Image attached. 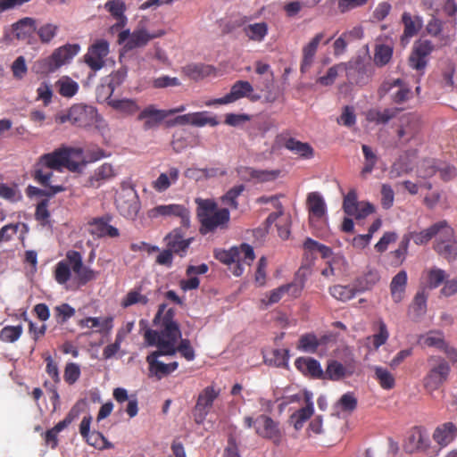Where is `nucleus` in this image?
<instances>
[{"label":"nucleus","instance_id":"nucleus-8","mask_svg":"<svg viewBox=\"0 0 457 457\" xmlns=\"http://www.w3.org/2000/svg\"><path fill=\"white\" fill-rule=\"evenodd\" d=\"M78 44H68L55 49L53 54L37 62L38 71L41 73H52L62 65L70 62L79 52Z\"/></svg>","mask_w":457,"mask_h":457},{"label":"nucleus","instance_id":"nucleus-5","mask_svg":"<svg viewBox=\"0 0 457 457\" xmlns=\"http://www.w3.org/2000/svg\"><path fill=\"white\" fill-rule=\"evenodd\" d=\"M451 362L440 355L433 354L428 357V370L422 379L423 387L427 392L431 394L448 381L452 370Z\"/></svg>","mask_w":457,"mask_h":457},{"label":"nucleus","instance_id":"nucleus-50","mask_svg":"<svg viewBox=\"0 0 457 457\" xmlns=\"http://www.w3.org/2000/svg\"><path fill=\"white\" fill-rule=\"evenodd\" d=\"M59 94L64 97H72L79 90V84L69 77H62L57 82Z\"/></svg>","mask_w":457,"mask_h":457},{"label":"nucleus","instance_id":"nucleus-10","mask_svg":"<svg viewBox=\"0 0 457 457\" xmlns=\"http://www.w3.org/2000/svg\"><path fill=\"white\" fill-rule=\"evenodd\" d=\"M173 355L174 352L163 349H156L150 353L145 358V361L148 363V376L154 377L156 379L160 380L175 371L179 368L178 361L164 363L159 361V357L161 356Z\"/></svg>","mask_w":457,"mask_h":457},{"label":"nucleus","instance_id":"nucleus-49","mask_svg":"<svg viewBox=\"0 0 457 457\" xmlns=\"http://www.w3.org/2000/svg\"><path fill=\"white\" fill-rule=\"evenodd\" d=\"M358 291L352 286L335 285L329 288L330 295L337 300L346 302L353 299Z\"/></svg>","mask_w":457,"mask_h":457},{"label":"nucleus","instance_id":"nucleus-61","mask_svg":"<svg viewBox=\"0 0 457 457\" xmlns=\"http://www.w3.org/2000/svg\"><path fill=\"white\" fill-rule=\"evenodd\" d=\"M174 355L179 353L187 361H193L195 357L194 348L191 346L190 340L187 338H180L179 343L174 344Z\"/></svg>","mask_w":457,"mask_h":457},{"label":"nucleus","instance_id":"nucleus-3","mask_svg":"<svg viewBox=\"0 0 457 457\" xmlns=\"http://www.w3.org/2000/svg\"><path fill=\"white\" fill-rule=\"evenodd\" d=\"M83 151L80 148L62 146L41 155L34 166L33 179L43 187H47L53 177L51 170L61 171L66 168L70 171H78Z\"/></svg>","mask_w":457,"mask_h":457},{"label":"nucleus","instance_id":"nucleus-43","mask_svg":"<svg viewBox=\"0 0 457 457\" xmlns=\"http://www.w3.org/2000/svg\"><path fill=\"white\" fill-rule=\"evenodd\" d=\"M71 263L68 257L58 262L54 270L55 281L60 285L66 284L71 278Z\"/></svg>","mask_w":457,"mask_h":457},{"label":"nucleus","instance_id":"nucleus-45","mask_svg":"<svg viewBox=\"0 0 457 457\" xmlns=\"http://www.w3.org/2000/svg\"><path fill=\"white\" fill-rule=\"evenodd\" d=\"M361 150L364 156V164L361 170V177L366 178V176L370 174L376 167L378 156L372 148L367 145H362Z\"/></svg>","mask_w":457,"mask_h":457},{"label":"nucleus","instance_id":"nucleus-56","mask_svg":"<svg viewBox=\"0 0 457 457\" xmlns=\"http://www.w3.org/2000/svg\"><path fill=\"white\" fill-rule=\"evenodd\" d=\"M244 185H237L231 187L225 195L220 197L221 202L224 204L230 206L232 209L237 210L238 208V196L244 192Z\"/></svg>","mask_w":457,"mask_h":457},{"label":"nucleus","instance_id":"nucleus-22","mask_svg":"<svg viewBox=\"0 0 457 457\" xmlns=\"http://www.w3.org/2000/svg\"><path fill=\"white\" fill-rule=\"evenodd\" d=\"M309 212V223L315 227L316 223L326 217L327 207L323 197L318 192L309 193L306 200Z\"/></svg>","mask_w":457,"mask_h":457},{"label":"nucleus","instance_id":"nucleus-27","mask_svg":"<svg viewBox=\"0 0 457 457\" xmlns=\"http://www.w3.org/2000/svg\"><path fill=\"white\" fill-rule=\"evenodd\" d=\"M242 176L247 180H253L257 183L270 182L278 179L280 175L279 170H257L252 167H245L241 170Z\"/></svg>","mask_w":457,"mask_h":457},{"label":"nucleus","instance_id":"nucleus-29","mask_svg":"<svg viewBox=\"0 0 457 457\" xmlns=\"http://www.w3.org/2000/svg\"><path fill=\"white\" fill-rule=\"evenodd\" d=\"M401 21L403 24V33L401 37L402 41L416 36L423 27L422 17L419 15L413 16L408 12L403 13Z\"/></svg>","mask_w":457,"mask_h":457},{"label":"nucleus","instance_id":"nucleus-23","mask_svg":"<svg viewBox=\"0 0 457 457\" xmlns=\"http://www.w3.org/2000/svg\"><path fill=\"white\" fill-rule=\"evenodd\" d=\"M325 38V32L317 33L306 45L302 48V60L300 64L301 73H306L312 66L318 51L319 45Z\"/></svg>","mask_w":457,"mask_h":457},{"label":"nucleus","instance_id":"nucleus-13","mask_svg":"<svg viewBox=\"0 0 457 457\" xmlns=\"http://www.w3.org/2000/svg\"><path fill=\"white\" fill-rule=\"evenodd\" d=\"M378 93L379 97L390 94L392 102L396 104H403L412 97L411 88L401 79L383 82Z\"/></svg>","mask_w":457,"mask_h":457},{"label":"nucleus","instance_id":"nucleus-62","mask_svg":"<svg viewBox=\"0 0 457 457\" xmlns=\"http://www.w3.org/2000/svg\"><path fill=\"white\" fill-rule=\"evenodd\" d=\"M219 124V120L214 116H209L207 112H193L192 125L196 127H204L210 125L215 127Z\"/></svg>","mask_w":457,"mask_h":457},{"label":"nucleus","instance_id":"nucleus-31","mask_svg":"<svg viewBox=\"0 0 457 457\" xmlns=\"http://www.w3.org/2000/svg\"><path fill=\"white\" fill-rule=\"evenodd\" d=\"M12 27L15 37L20 40L29 38L37 29L36 20L30 17L19 20Z\"/></svg>","mask_w":457,"mask_h":457},{"label":"nucleus","instance_id":"nucleus-46","mask_svg":"<svg viewBox=\"0 0 457 457\" xmlns=\"http://www.w3.org/2000/svg\"><path fill=\"white\" fill-rule=\"evenodd\" d=\"M127 73L126 68H120L110 75L106 87L102 86V88L106 90L108 98L112 97L115 89L125 81Z\"/></svg>","mask_w":457,"mask_h":457},{"label":"nucleus","instance_id":"nucleus-12","mask_svg":"<svg viewBox=\"0 0 457 457\" xmlns=\"http://www.w3.org/2000/svg\"><path fill=\"white\" fill-rule=\"evenodd\" d=\"M435 50V45L429 39L419 38L413 46L409 56L410 66L416 71H423L428 62V56Z\"/></svg>","mask_w":457,"mask_h":457},{"label":"nucleus","instance_id":"nucleus-42","mask_svg":"<svg viewBox=\"0 0 457 457\" xmlns=\"http://www.w3.org/2000/svg\"><path fill=\"white\" fill-rule=\"evenodd\" d=\"M322 340L319 339L314 333H306L300 337L297 344V349L310 353H315Z\"/></svg>","mask_w":457,"mask_h":457},{"label":"nucleus","instance_id":"nucleus-2","mask_svg":"<svg viewBox=\"0 0 457 457\" xmlns=\"http://www.w3.org/2000/svg\"><path fill=\"white\" fill-rule=\"evenodd\" d=\"M175 314L176 311L173 308H167L165 303L159 305L153 320L155 328H147L144 332V341L147 346L174 351V344L181 338L180 327L175 320Z\"/></svg>","mask_w":457,"mask_h":457},{"label":"nucleus","instance_id":"nucleus-21","mask_svg":"<svg viewBox=\"0 0 457 457\" xmlns=\"http://www.w3.org/2000/svg\"><path fill=\"white\" fill-rule=\"evenodd\" d=\"M66 257L70 260L72 271L76 274L79 284L86 285L96 278V271L83 264V257L79 252L70 250L66 253Z\"/></svg>","mask_w":457,"mask_h":457},{"label":"nucleus","instance_id":"nucleus-48","mask_svg":"<svg viewBox=\"0 0 457 457\" xmlns=\"http://www.w3.org/2000/svg\"><path fill=\"white\" fill-rule=\"evenodd\" d=\"M401 109L388 108L384 111L370 110L367 114V119L370 121H375L379 124H386L390 120L395 118Z\"/></svg>","mask_w":457,"mask_h":457},{"label":"nucleus","instance_id":"nucleus-25","mask_svg":"<svg viewBox=\"0 0 457 457\" xmlns=\"http://www.w3.org/2000/svg\"><path fill=\"white\" fill-rule=\"evenodd\" d=\"M434 441L441 447H446L457 437V425L447 421L436 428L432 436Z\"/></svg>","mask_w":457,"mask_h":457},{"label":"nucleus","instance_id":"nucleus-11","mask_svg":"<svg viewBox=\"0 0 457 457\" xmlns=\"http://www.w3.org/2000/svg\"><path fill=\"white\" fill-rule=\"evenodd\" d=\"M343 210L348 216H353L356 220L365 219L375 212V207L370 202L358 201V195L355 189H351L343 200Z\"/></svg>","mask_w":457,"mask_h":457},{"label":"nucleus","instance_id":"nucleus-47","mask_svg":"<svg viewBox=\"0 0 457 457\" xmlns=\"http://www.w3.org/2000/svg\"><path fill=\"white\" fill-rule=\"evenodd\" d=\"M291 290H293L292 295L296 297L299 295L301 288L297 287V286L293 283L278 287V288L270 292L269 300L266 304H273L279 302L282 296L285 294L289 293Z\"/></svg>","mask_w":457,"mask_h":457},{"label":"nucleus","instance_id":"nucleus-59","mask_svg":"<svg viewBox=\"0 0 457 457\" xmlns=\"http://www.w3.org/2000/svg\"><path fill=\"white\" fill-rule=\"evenodd\" d=\"M22 331L21 325L5 326L0 331V339L5 343H14L21 337Z\"/></svg>","mask_w":457,"mask_h":457},{"label":"nucleus","instance_id":"nucleus-40","mask_svg":"<svg viewBox=\"0 0 457 457\" xmlns=\"http://www.w3.org/2000/svg\"><path fill=\"white\" fill-rule=\"evenodd\" d=\"M306 403L305 407L299 409L291 415V420L294 422V427L296 430L301 429L304 422L313 414V403L308 396H306Z\"/></svg>","mask_w":457,"mask_h":457},{"label":"nucleus","instance_id":"nucleus-24","mask_svg":"<svg viewBox=\"0 0 457 457\" xmlns=\"http://www.w3.org/2000/svg\"><path fill=\"white\" fill-rule=\"evenodd\" d=\"M430 446V439L427 431L420 428H413L408 436L405 448L406 451L412 452H427Z\"/></svg>","mask_w":457,"mask_h":457},{"label":"nucleus","instance_id":"nucleus-63","mask_svg":"<svg viewBox=\"0 0 457 457\" xmlns=\"http://www.w3.org/2000/svg\"><path fill=\"white\" fill-rule=\"evenodd\" d=\"M272 357L269 360L270 364L276 367H287L289 360V350L287 349H274L271 353Z\"/></svg>","mask_w":457,"mask_h":457},{"label":"nucleus","instance_id":"nucleus-14","mask_svg":"<svg viewBox=\"0 0 457 457\" xmlns=\"http://www.w3.org/2000/svg\"><path fill=\"white\" fill-rule=\"evenodd\" d=\"M162 35H163V32L151 34L143 28L136 29L133 32L126 29L119 34L118 42L124 44V47L127 50H132L145 46L150 40L161 37Z\"/></svg>","mask_w":457,"mask_h":457},{"label":"nucleus","instance_id":"nucleus-57","mask_svg":"<svg viewBox=\"0 0 457 457\" xmlns=\"http://www.w3.org/2000/svg\"><path fill=\"white\" fill-rule=\"evenodd\" d=\"M112 320L113 319L112 317L104 318L103 320L96 317H87L80 320L79 321V326L89 328L102 327L103 328L110 330L112 328Z\"/></svg>","mask_w":457,"mask_h":457},{"label":"nucleus","instance_id":"nucleus-51","mask_svg":"<svg viewBox=\"0 0 457 457\" xmlns=\"http://www.w3.org/2000/svg\"><path fill=\"white\" fill-rule=\"evenodd\" d=\"M393 55V47L381 44L375 47L374 62L377 66L382 67L387 64Z\"/></svg>","mask_w":457,"mask_h":457},{"label":"nucleus","instance_id":"nucleus-54","mask_svg":"<svg viewBox=\"0 0 457 457\" xmlns=\"http://www.w3.org/2000/svg\"><path fill=\"white\" fill-rule=\"evenodd\" d=\"M375 378L378 381L380 386L383 389H392L395 385V379L394 376L385 368L376 366L375 367Z\"/></svg>","mask_w":457,"mask_h":457},{"label":"nucleus","instance_id":"nucleus-18","mask_svg":"<svg viewBox=\"0 0 457 457\" xmlns=\"http://www.w3.org/2000/svg\"><path fill=\"white\" fill-rule=\"evenodd\" d=\"M253 91V87L250 82L246 80H237L232 85L228 94L225 95L223 97L210 100L205 103V105L228 104L246 97L248 93H252Z\"/></svg>","mask_w":457,"mask_h":457},{"label":"nucleus","instance_id":"nucleus-26","mask_svg":"<svg viewBox=\"0 0 457 457\" xmlns=\"http://www.w3.org/2000/svg\"><path fill=\"white\" fill-rule=\"evenodd\" d=\"M295 368L305 376L313 378H323L324 372L320 363L311 357H298L295 361Z\"/></svg>","mask_w":457,"mask_h":457},{"label":"nucleus","instance_id":"nucleus-34","mask_svg":"<svg viewBox=\"0 0 457 457\" xmlns=\"http://www.w3.org/2000/svg\"><path fill=\"white\" fill-rule=\"evenodd\" d=\"M284 146L286 149L304 159H311L314 155V150L309 143L301 142L294 137L286 139Z\"/></svg>","mask_w":457,"mask_h":457},{"label":"nucleus","instance_id":"nucleus-6","mask_svg":"<svg viewBox=\"0 0 457 457\" xmlns=\"http://www.w3.org/2000/svg\"><path fill=\"white\" fill-rule=\"evenodd\" d=\"M99 118L96 107L84 104H75L69 109L58 112L54 120L59 124L70 122L77 128L89 129L98 122Z\"/></svg>","mask_w":457,"mask_h":457},{"label":"nucleus","instance_id":"nucleus-58","mask_svg":"<svg viewBox=\"0 0 457 457\" xmlns=\"http://www.w3.org/2000/svg\"><path fill=\"white\" fill-rule=\"evenodd\" d=\"M86 442L97 448V449H108L112 447V445L104 437V436L98 431H92L87 435V436H83Z\"/></svg>","mask_w":457,"mask_h":457},{"label":"nucleus","instance_id":"nucleus-30","mask_svg":"<svg viewBox=\"0 0 457 457\" xmlns=\"http://www.w3.org/2000/svg\"><path fill=\"white\" fill-rule=\"evenodd\" d=\"M179 177V170L176 167H171L169 169L168 172H163L159 175V177L152 182L153 188L159 192L166 191L172 184H175Z\"/></svg>","mask_w":457,"mask_h":457},{"label":"nucleus","instance_id":"nucleus-15","mask_svg":"<svg viewBox=\"0 0 457 457\" xmlns=\"http://www.w3.org/2000/svg\"><path fill=\"white\" fill-rule=\"evenodd\" d=\"M220 395V390L212 386H206L198 395L196 403L193 410V416L195 423L203 424L214 401Z\"/></svg>","mask_w":457,"mask_h":457},{"label":"nucleus","instance_id":"nucleus-52","mask_svg":"<svg viewBox=\"0 0 457 457\" xmlns=\"http://www.w3.org/2000/svg\"><path fill=\"white\" fill-rule=\"evenodd\" d=\"M376 325L378 327V332L368 337V339H371L374 349L378 350L381 345L386 343L389 337V332L386 323L382 320H378Z\"/></svg>","mask_w":457,"mask_h":457},{"label":"nucleus","instance_id":"nucleus-4","mask_svg":"<svg viewBox=\"0 0 457 457\" xmlns=\"http://www.w3.org/2000/svg\"><path fill=\"white\" fill-rule=\"evenodd\" d=\"M196 215L200 222L201 235L214 233L217 230H227L230 222V212L228 208H218L212 199L195 198Z\"/></svg>","mask_w":457,"mask_h":457},{"label":"nucleus","instance_id":"nucleus-53","mask_svg":"<svg viewBox=\"0 0 457 457\" xmlns=\"http://www.w3.org/2000/svg\"><path fill=\"white\" fill-rule=\"evenodd\" d=\"M148 297L145 295L141 294V288L133 289L128 292L125 297L121 301V306L123 308H128L131 305L140 303L142 305H146L148 303Z\"/></svg>","mask_w":457,"mask_h":457},{"label":"nucleus","instance_id":"nucleus-36","mask_svg":"<svg viewBox=\"0 0 457 457\" xmlns=\"http://www.w3.org/2000/svg\"><path fill=\"white\" fill-rule=\"evenodd\" d=\"M435 250L449 261L455 260L457 257V242L453 241V237L451 240H447L444 237H437Z\"/></svg>","mask_w":457,"mask_h":457},{"label":"nucleus","instance_id":"nucleus-64","mask_svg":"<svg viewBox=\"0 0 457 457\" xmlns=\"http://www.w3.org/2000/svg\"><path fill=\"white\" fill-rule=\"evenodd\" d=\"M57 322L65 323L69 319L74 316L75 309L68 303H62L54 308Z\"/></svg>","mask_w":457,"mask_h":457},{"label":"nucleus","instance_id":"nucleus-17","mask_svg":"<svg viewBox=\"0 0 457 457\" xmlns=\"http://www.w3.org/2000/svg\"><path fill=\"white\" fill-rule=\"evenodd\" d=\"M421 122L418 116L409 114L401 120V125L396 131L401 145H407L414 140L420 132Z\"/></svg>","mask_w":457,"mask_h":457},{"label":"nucleus","instance_id":"nucleus-28","mask_svg":"<svg viewBox=\"0 0 457 457\" xmlns=\"http://www.w3.org/2000/svg\"><path fill=\"white\" fill-rule=\"evenodd\" d=\"M168 116L169 113L166 111L158 110L154 105H149L139 113L137 119L145 120L144 129L148 130L159 125Z\"/></svg>","mask_w":457,"mask_h":457},{"label":"nucleus","instance_id":"nucleus-35","mask_svg":"<svg viewBox=\"0 0 457 457\" xmlns=\"http://www.w3.org/2000/svg\"><path fill=\"white\" fill-rule=\"evenodd\" d=\"M115 177V171L112 164L104 163L98 167L88 179V184L93 187H99L104 181Z\"/></svg>","mask_w":457,"mask_h":457},{"label":"nucleus","instance_id":"nucleus-38","mask_svg":"<svg viewBox=\"0 0 457 457\" xmlns=\"http://www.w3.org/2000/svg\"><path fill=\"white\" fill-rule=\"evenodd\" d=\"M106 100L112 109L127 115H132L139 110L138 104L133 99H112L107 96Z\"/></svg>","mask_w":457,"mask_h":457},{"label":"nucleus","instance_id":"nucleus-32","mask_svg":"<svg viewBox=\"0 0 457 457\" xmlns=\"http://www.w3.org/2000/svg\"><path fill=\"white\" fill-rule=\"evenodd\" d=\"M407 285V273L405 270L399 271L390 283V293L395 303H400L405 295Z\"/></svg>","mask_w":457,"mask_h":457},{"label":"nucleus","instance_id":"nucleus-39","mask_svg":"<svg viewBox=\"0 0 457 457\" xmlns=\"http://www.w3.org/2000/svg\"><path fill=\"white\" fill-rule=\"evenodd\" d=\"M268 24L264 21L249 24L243 29L249 40L254 42H262L268 35Z\"/></svg>","mask_w":457,"mask_h":457},{"label":"nucleus","instance_id":"nucleus-55","mask_svg":"<svg viewBox=\"0 0 457 457\" xmlns=\"http://www.w3.org/2000/svg\"><path fill=\"white\" fill-rule=\"evenodd\" d=\"M59 27L53 23H45L37 28L36 31L39 40L43 44L50 43L57 35Z\"/></svg>","mask_w":457,"mask_h":457},{"label":"nucleus","instance_id":"nucleus-33","mask_svg":"<svg viewBox=\"0 0 457 457\" xmlns=\"http://www.w3.org/2000/svg\"><path fill=\"white\" fill-rule=\"evenodd\" d=\"M104 8L117 21L113 28H123L127 23V17L124 12L126 11V4L121 0H108Z\"/></svg>","mask_w":457,"mask_h":457},{"label":"nucleus","instance_id":"nucleus-44","mask_svg":"<svg viewBox=\"0 0 457 457\" xmlns=\"http://www.w3.org/2000/svg\"><path fill=\"white\" fill-rule=\"evenodd\" d=\"M351 374L352 372H348L346 368L341 362L337 361H330L328 363L323 378L337 381Z\"/></svg>","mask_w":457,"mask_h":457},{"label":"nucleus","instance_id":"nucleus-37","mask_svg":"<svg viewBox=\"0 0 457 457\" xmlns=\"http://www.w3.org/2000/svg\"><path fill=\"white\" fill-rule=\"evenodd\" d=\"M237 251L239 253L238 261L236 269L233 271L235 276L242 275L244 270L242 263L250 265L255 258L253 248L248 244H241V245L237 247Z\"/></svg>","mask_w":457,"mask_h":457},{"label":"nucleus","instance_id":"nucleus-19","mask_svg":"<svg viewBox=\"0 0 457 457\" xmlns=\"http://www.w3.org/2000/svg\"><path fill=\"white\" fill-rule=\"evenodd\" d=\"M109 54V43L104 39L97 40L85 54V62L93 71H99L104 65V58Z\"/></svg>","mask_w":457,"mask_h":457},{"label":"nucleus","instance_id":"nucleus-60","mask_svg":"<svg viewBox=\"0 0 457 457\" xmlns=\"http://www.w3.org/2000/svg\"><path fill=\"white\" fill-rule=\"evenodd\" d=\"M237 246H233L228 250L218 249L214 251V257L224 264L237 263L238 261Z\"/></svg>","mask_w":457,"mask_h":457},{"label":"nucleus","instance_id":"nucleus-41","mask_svg":"<svg viewBox=\"0 0 457 457\" xmlns=\"http://www.w3.org/2000/svg\"><path fill=\"white\" fill-rule=\"evenodd\" d=\"M187 73L191 79L198 80L215 75L216 69L210 64L195 63L187 66Z\"/></svg>","mask_w":457,"mask_h":457},{"label":"nucleus","instance_id":"nucleus-1","mask_svg":"<svg viewBox=\"0 0 457 457\" xmlns=\"http://www.w3.org/2000/svg\"><path fill=\"white\" fill-rule=\"evenodd\" d=\"M149 219L154 220L160 217H178L180 219V227L173 228L168 233L164 241L166 246L179 257H185L187 250L194 241V237L185 238L186 230L191 226V213L188 208L182 204H161L147 211Z\"/></svg>","mask_w":457,"mask_h":457},{"label":"nucleus","instance_id":"nucleus-7","mask_svg":"<svg viewBox=\"0 0 457 457\" xmlns=\"http://www.w3.org/2000/svg\"><path fill=\"white\" fill-rule=\"evenodd\" d=\"M114 204L119 213L126 219L135 220L141 209V203L131 181H122L116 192Z\"/></svg>","mask_w":457,"mask_h":457},{"label":"nucleus","instance_id":"nucleus-16","mask_svg":"<svg viewBox=\"0 0 457 457\" xmlns=\"http://www.w3.org/2000/svg\"><path fill=\"white\" fill-rule=\"evenodd\" d=\"M410 235L411 236V239L416 245H421L427 244L436 236L438 237H444L447 240H451L454 235V232L453 228H451L445 220H442L433 224L422 231L410 232Z\"/></svg>","mask_w":457,"mask_h":457},{"label":"nucleus","instance_id":"nucleus-20","mask_svg":"<svg viewBox=\"0 0 457 457\" xmlns=\"http://www.w3.org/2000/svg\"><path fill=\"white\" fill-rule=\"evenodd\" d=\"M420 343L425 346L442 351L452 363L457 361V349L451 346L441 333L430 331L420 338Z\"/></svg>","mask_w":457,"mask_h":457},{"label":"nucleus","instance_id":"nucleus-9","mask_svg":"<svg viewBox=\"0 0 457 457\" xmlns=\"http://www.w3.org/2000/svg\"><path fill=\"white\" fill-rule=\"evenodd\" d=\"M244 425L247 428H254L255 433L263 438L271 440L274 445H279L282 440V432L278 423L270 417L261 414L256 419L250 416L244 418Z\"/></svg>","mask_w":457,"mask_h":457}]
</instances>
